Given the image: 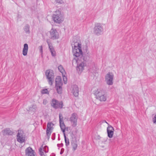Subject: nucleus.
<instances>
[{"label": "nucleus", "instance_id": "1", "mask_svg": "<svg viewBox=\"0 0 156 156\" xmlns=\"http://www.w3.org/2000/svg\"><path fill=\"white\" fill-rule=\"evenodd\" d=\"M93 94L95 96L97 100L100 101H105L107 100V95L104 91L101 88L97 89L94 90Z\"/></svg>", "mask_w": 156, "mask_h": 156}, {"label": "nucleus", "instance_id": "2", "mask_svg": "<svg viewBox=\"0 0 156 156\" xmlns=\"http://www.w3.org/2000/svg\"><path fill=\"white\" fill-rule=\"evenodd\" d=\"M72 48L73 54L74 56L77 58H74L73 61H75L77 62L79 59L81 58L80 56H82L83 54L81 46L73 47Z\"/></svg>", "mask_w": 156, "mask_h": 156}, {"label": "nucleus", "instance_id": "3", "mask_svg": "<svg viewBox=\"0 0 156 156\" xmlns=\"http://www.w3.org/2000/svg\"><path fill=\"white\" fill-rule=\"evenodd\" d=\"M87 60L84 57H82L81 59H79L78 60L77 62L76 61L77 63L76 70L79 73H81L84 70V67L86 65L85 62Z\"/></svg>", "mask_w": 156, "mask_h": 156}, {"label": "nucleus", "instance_id": "4", "mask_svg": "<svg viewBox=\"0 0 156 156\" xmlns=\"http://www.w3.org/2000/svg\"><path fill=\"white\" fill-rule=\"evenodd\" d=\"M53 20L55 22L60 23L63 20L62 15L60 10H56L52 16Z\"/></svg>", "mask_w": 156, "mask_h": 156}, {"label": "nucleus", "instance_id": "5", "mask_svg": "<svg viewBox=\"0 0 156 156\" xmlns=\"http://www.w3.org/2000/svg\"><path fill=\"white\" fill-rule=\"evenodd\" d=\"M104 31L102 25L100 23H96L93 29L94 33L96 35L99 36L101 35Z\"/></svg>", "mask_w": 156, "mask_h": 156}, {"label": "nucleus", "instance_id": "6", "mask_svg": "<svg viewBox=\"0 0 156 156\" xmlns=\"http://www.w3.org/2000/svg\"><path fill=\"white\" fill-rule=\"evenodd\" d=\"M55 88L57 93L58 94H61L62 92V81L61 78L60 76H57L55 80Z\"/></svg>", "mask_w": 156, "mask_h": 156}, {"label": "nucleus", "instance_id": "7", "mask_svg": "<svg viewBox=\"0 0 156 156\" xmlns=\"http://www.w3.org/2000/svg\"><path fill=\"white\" fill-rule=\"evenodd\" d=\"M45 75L49 85H52L53 83L54 79V74L52 70H46L45 72Z\"/></svg>", "mask_w": 156, "mask_h": 156}, {"label": "nucleus", "instance_id": "8", "mask_svg": "<svg viewBox=\"0 0 156 156\" xmlns=\"http://www.w3.org/2000/svg\"><path fill=\"white\" fill-rule=\"evenodd\" d=\"M114 75L112 73L108 72L105 76V82L107 84L112 85L113 83Z\"/></svg>", "mask_w": 156, "mask_h": 156}, {"label": "nucleus", "instance_id": "9", "mask_svg": "<svg viewBox=\"0 0 156 156\" xmlns=\"http://www.w3.org/2000/svg\"><path fill=\"white\" fill-rule=\"evenodd\" d=\"M25 136L23 131L21 130H18L16 135L17 141L20 143L22 144L25 142Z\"/></svg>", "mask_w": 156, "mask_h": 156}, {"label": "nucleus", "instance_id": "10", "mask_svg": "<svg viewBox=\"0 0 156 156\" xmlns=\"http://www.w3.org/2000/svg\"><path fill=\"white\" fill-rule=\"evenodd\" d=\"M78 116L77 114L75 113H72L69 119V120L73 127H75L77 125Z\"/></svg>", "mask_w": 156, "mask_h": 156}, {"label": "nucleus", "instance_id": "11", "mask_svg": "<svg viewBox=\"0 0 156 156\" xmlns=\"http://www.w3.org/2000/svg\"><path fill=\"white\" fill-rule=\"evenodd\" d=\"M51 105L55 109L62 108L63 104L62 101H59L55 99H53L51 102Z\"/></svg>", "mask_w": 156, "mask_h": 156}, {"label": "nucleus", "instance_id": "12", "mask_svg": "<svg viewBox=\"0 0 156 156\" xmlns=\"http://www.w3.org/2000/svg\"><path fill=\"white\" fill-rule=\"evenodd\" d=\"M50 38L53 40L57 39L59 38V35L56 30L52 28L50 32Z\"/></svg>", "mask_w": 156, "mask_h": 156}, {"label": "nucleus", "instance_id": "13", "mask_svg": "<svg viewBox=\"0 0 156 156\" xmlns=\"http://www.w3.org/2000/svg\"><path fill=\"white\" fill-rule=\"evenodd\" d=\"M71 43L72 47L81 45L80 37L77 36L73 37Z\"/></svg>", "mask_w": 156, "mask_h": 156}, {"label": "nucleus", "instance_id": "14", "mask_svg": "<svg viewBox=\"0 0 156 156\" xmlns=\"http://www.w3.org/2000/svg\"><path fill=\"white\" fill-rule=\"evenodd\" d=\"M48 151V147L47 146H45L44 147L42 146L39 149V153L41 156H46V153Z\"/></svg>", "mask_w": 156, "mask_h": 156}, {"label": "nucleus", "instance_id": "15", "mask_svg": "<svg viewBox=\"0 0 156 156\" xmlns=\"http://www.w3.org/2000/svg\"><path fill=\"white\" fill-rule=\"evenodd\" d=\"M46 42L48 45L49 51L51 53V55L53 57L55 56H56V52L50 40L49 39H47Z\"/></svg>", "mask_w": 156, "mask_h": 156}, {"label": "nucleus", "instance_id": "16", "mask_svg": "<svg viewBox=\"0 0 156 156\" xmlns=\"http://www.w3.org/2000/svg\"><path fill=\"white\" fill-rule=\"evenodd\" d=\"M25 156H35L36 153L32 148L29 147L25 150Z\"/></svg>", "mask_w": 156, "mask_h": 156}, {"label": "nucleus", "instance_id": "17", "mask_svg": "<svg viewBox=\"0 0 156 156\" xmlns=\"http://www.w3.org/2000/svg\"><path fill=\"white\" fill-rule=\"evenodd\" d=\"M114 128L113 127L110 125H109L107 128V130L108 136L110 138H112L113 136L114 133Z\"/></svg>", "mask_w": 156, "mask_h": 156}, {"label": "nucleus", "instance_id": "18", "mask_svg": "<svg viewBox=\"0 0 156 156\" xmlns=\"http://www.w3.org/2000/svg\"><path fill=\"white\" fill-rule=\"evenodd\" d=\"M53 125V124L51 122L48 123L46 129V134L48 138H49L51 133V126Z\"/></svg>", "mask_w": 156, "mask_h": 156}, {"label": "nucleus", "instance_id": "19", "mask_svg": "<svg viewBox=\"0 0 156 156\" xmlns=\"http://www.w3.org/2000/svg\"><path fill=\"white\" fill-rule=\"evenodd\" d=\"M72 93L73 95L76 97H77L79 95V88L77 86L73 85L72 87Z\"/></svg>", "mask_w": 156, "mask_h": 156}, {"label": "nucleus", "instance_id": "20", "mask_svg": "<svg viewBox=\"0 0 156 156\" xmlns=\"http://www.w3.org/2000/svg\"><path fill=\"white\" fill-rule=\"evenodd\" d=\"M28 46L27 44H25L23 45V48L22 51V54L23 55H27L28 51Z\"/></svg>", "mask_w": 156, "mask_h": 156}, {"label": "nucleus", "instance_id": "21", "mask_svg": "<svg viewBox=\"0 0 156 156\" xmlns=\"http://www.w3.org/2000/svg\"><path fill=\"white\" fill-rule=\"evenodd\" d=\"M3 133V135L4 136L6 135H11L12 134V131L10 130V129L9 128H6L2 131Z\"/></svg>", "mask_w": 156, "mask_h": 156}, {"label": "nucleus", "instance_id": "22", "mask_svg": "<svg viewBox=\"0 0 156 156\" xmlns=\"http://www.w3.org/2000/svg\"><path fill=\"white\" fill-rule=\"evenodd\" d=\"M30 26L28 24H26L23 27L24 30L26 34H29L30 33Z\"/></svg>", "mask_w": 156, "mask_h": 156}, {"label": "nucleus", "instance_id": "23", "mask_svg": "<svg viewBox=\"0 0 156 156\" xmlns=\"http://www.w3.org/2000/svg\"><path fill=\"white\" fill-rule=\"evenodd\" d=\"M60 126L61 129L63 133H64L65 131V126L64 122H59Z\"/></svg>", "mask_w": 156, "mask_h": 156}, {"label": "nucleus", "instance_id": "24", "mask_svg": "<svg viewBox=\"0 0 156 156\" xmlns=\"http://www.w3.org/2000/svg\"><path fill=\"white\" fill-rule=\"evenodd\" d=\"M58 69L59 71L62 73V75L65 73V70L61 65H60L58 66Z\"/></svg>", "mask_w": 156, "mask_h": 156}, {"label": "nucleus", "instance_id": "25", "mask_svg": "<svg viewBox=\"0 0 156 156\" xmlns=\"http://www.w3.org/2000/svg\"><path fill=\"white\" fill-rule=\"evenodd\" d=\"M72 145L73 147V151H75L77 147V144L76 141H73L71 142Z\"/></svg>", "mask_w": 156, "mask_h": 156}, {"label": "nucleus", "instance_id": "26", "mask_svg": "<svg viewBox=\"0 0 156 156\" xmlns=\"http://www.w3.org/2000/svg\"><path fill=\"white\" fill-rule=\"evenodd\" d=\"M41 93L42 94H49L48 90L47 89H44L42 90L41 91Z\"/></svg>", "mask_w": 156, "mask_h": 156}, {"label": "nucleus", "instance_id": "27", "mask_svg": "<svg viewBox=\"0 0 156 156\" xmlns=\"http://www.w3.org/2000/svg\"><path fill=\"white\" fill-rule=\"evenodd\" d=\"M63 75V80L64 81V83L65 84H66L67 83V78L66 76H65Z\"/></svg>", "mask_w": 156, "mask_h": 156}, {"label": "nucleus", "instance_id": "28", "mask_svg": "<svg viewBox=\"0 0 156 156\" xmlns=\"http://www.w3.org/2000/svg\"><path fill=\"white\" fill-rule=\"evenodd\" d=\"M152 122L154 124L156 125V114L155 115L154 117L152 118Z\"/></svg>", "mask_w": 156, "mask_h": 156}, {"label": "nucleus", "instance_id": "29", "mask_svg": "<svg viewBox=\"0 0 156 156\" xmlns=\"http://www.w3.org/2000/svg\"><path fill=\"white\" fill-rule=\"evenodd\" d=\"M65 142L66 143V147H67L69 145V142L68 139L67 140H65Z\"/></svg>", "mask_w": 156, "mask_h": 156}, {"label": "nucleus", "instance_id": "30", "mask_svg": "<svg viewBox=\"0 0 156 156\" xmlns=\"http://www.w3.org/2000/svg\"><path fill=\"white\" fill-rule=\"evenodd\" d=\"M59 122H63V117L62 115L60 114L59 115Z\"/></svg>", "mask_w": 156, "mask_h": 156}, {"label": "nucleus", "instance_id": "31", "mask_svg": "<svg viewBox=\"0 0 156 156\" xmlns=\"http://www.w3.org/2000/svg\"><path fill=\"white\" fill-rule=\"evenodd\" d=\"M55 1L57 3L60 4H62L63 3V2L62 0H55Z\"/></svg>", "mask_w": 156, "mask_h": 156}, {"label": "nucleus", "instance_id": "32", "mask_svg": "<svg viewBox=\"0 0 156 156\" xmlns=\"http://www.w3.org/2000/svg\"><path fill=\"white\" fill-rule=\"evenodd\" d=\"M48 101L47 99H44L43 100V104L44 105H46L47 104V103H48Z\"/></svg>", "mask_w": 156, "mask_h": 156}, {"label": "nucleus", "instance_id": "33", "mask_svg": "<svg viewBox=\"0 0 156 156\" xmlns=\"http://www.w3.org/2000/svg\"><path fill=\"white\" fill-rule=\"evenodd\" d=\"M39 48H40V52L41 53V54H42L43 53V47L42 45L39 46Z\"/></svg>", "mask_w": 156, "mask_h": 156}, {"label": "nucleus", "instance_id": "34", "mask_svg": "<svg viewBox=\"0 0 156 156\" xmlns=\"http://www.w3.org/2000/svg\"><path fill=\"white\" fill-rule=\"evenodd\" d=\"M64 149L62 148L61 150V151H60V154H63V152H64Z\"/></svg>", "mask_w": 156, "mask_h": 156}, {"label": "nucleus", "instance_id": "35", "mask_svg": "<svg viewBox=\"0 0 156 156\" xmlns=\"http://www.w3.org/2000/svg\"><path fill=\"white\" fill-rule=\"evenodd\" d=\"M57 145L58 147H62L63 146V144L62 143L61 144H58Z\"/></svg>", "mask_w": 156, "mask_h": 156}, {"label": "nucleus", "instance_id": "36", "mask_svg": "<svg viewBox=\"0 0 156 156\" xmlns=\"http://www.w3.org/2000/svg\"><path fill=\"white\" fill-rule=\"evenodd\" d=\"M103 122L106 123L107 124H108V126H109V124L105 120H103L102 121V123Z\"/></svg>", "mask_w": 156, "mask_h": 156}, {"label": "nucleus", "instance_id": "37", "mask_svg": "<svg viewBox=\"0 0 156 156\" xmlns=\"http://www.w3.org/2000/svg\"><path fill=\"white\" fill-rule=\"evenodd\" d=\"M63 133L64 135V138H65V140H67V139H66V135H65V132L64 133Z\"/></svg>", "mask_w": 156, "mask_h": 156}, {"label": "nucleus", "instance_id": "38", "mask_svg": "<svg viewBox=\"0 0 156 156\" xmlns=\"http://www.w3.org/2000/svg\"><path fill=\"white\" fill-rule=\"evenodd\" d=\"M50 156H55V155L54 153H52L50 155Z\"/></svg>", "mask_w": 156, "mask_h": 156}, {"label": "nucleus", "instance_id": "39", "mask_svg": "<svg viewBox=\"0 0 156 156\" xmlns=\"http://www.w3.org/2000/svg\"><path fill=\"white\" fill-rule=\"evenodd\" d=\"M53 139H54L53 140H55V138L54 139V138H53Z\"/></svg>", "mask_w": 156, "mask_h": 156}, {"label": "nucleus", "instance_id": "40", "mask_svg": "<svg viewBox=\"0 0 156 156\" xmlns=\"http://www.w3.org/2000/svg\"><path fill=\"white\" fill-rule=\"evenodd\" d=\"M53 139H54L53 140H55V138L54 139V138H53Z\"/></svg>", "mask_w": 156, "mask_h": 156}]
</instances>
